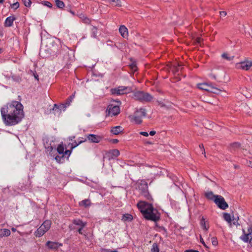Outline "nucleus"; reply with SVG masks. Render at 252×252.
Returning a JSON list of instances; mask_svg holds the SVG:
<instances>
[{
	"instance_id": "14",
	"label": "nucleus",
	"mask_w": 252,
	"mask_h": 252,
	"mask_svg": "<svg viewBox=\"0 0 252 252\" xmlns=\"http://www.w3.org/2000/svg\"><path fill=\"white\" fill-rule=\"evenodd\" d=\"M72 223L76 225L79 226L78 229H77V232L80 234H83L82 230L86 226L87 223L86 222H83L80 219H74L72 221Z\"/></svg>"
},
{
	"instance_id": "58",
	"label": "nucleus",
	"mask_w": 252,
	"mask_h": 252,
	"mask_svg": "<svg viewBox=\"0 0 252 252\" xmlns=\"http://www.w3.org/2000/svg\"><path fill=\"white\" fill-rule=\"evenodd\" d=\"M34 77L36 79L38 80V75L36 73L34 74Z\"/></svg>"
},
{
	"instance_id": "36",
	"label": "nucleus",
	"mask_w": 252,
	"mask_h": 252,
	"mask_svg": "<svg viewBox=\"0 0 252 252\" xmlns=\"http://www.w3.org/2000/svg\"><path fill=\"white\" fill-rule=\"evenodd\" d=\"M75 97V93L72 95H71L66 100V105L69 106L70 104V102Z\"/></svg>"
},
{
	"instance_id": "45",
	"label": "nucleus",
	"mask_w": 252,
	"mask_h": 252,
	"mask_svg": "<svg viewBox=\"0 0 252 252\" xmlns=\"http://www.w3.org/2000/svg\"><path fill=\"white\" fill-rule=\"evenodd\" d=\"M160 229L161 230L163 231V232H164L163 234H165L166 236H167V230H166V229L164 227H163V226H160Z\"/></svg>"
},
{
	"instance_id": "43",
	"label": "nucleus",
	"mask_w": 252,
	"mask_h": 252,
	"mask_svg": "<svg viewBox=\"0 0 252 252\" xmlns=\"http://www.w3.org/2000/svg\"><path fill=\"white\" fill-rule=\"evenodd\" d=\"M200 242L203 244V245L206 248H209L206 245L205 242L204 241L202 236L200 235Z\"/></svg>"
},
{
	"instance_id": "56",
	"label": "nucleus",
	"mask_w": 252,
	"mask_h": 252,
	"mask_svg": "<svg viewBox=\"0 0 252 252\" xmlns=\"http://www.w3.org/2000/svg\"><path fill=\"white\" fill-rule=\"evenodd\" d=\"M210 77L212 78H213L215 80H216L217 79V78H216V76L214 74H210Z\"/></svg>"
},
{
	"instance_id": "26",
	"label": "nucleus",
	"mask_w": 252,
	"mask_h": 252,
	"mask_svg": "<svg viewBox=\"0 0 252 252\" xmlns=\"http://www.w3.org/2000/svg\"><path fill=\"white\" fill-rule=\"evenodd\" d=\"M87 141L86 139H84L83 138H81V140L77 142L76 141H74L71 144V149L75 148L77 146H78L79 144L85 142Z\"/></svg>"
},
{
	"instance_id": "30",
	"label": "nucleus",
	"mask_w": 252,
	"mask_h": 252,
	"mask_svg": "<svg viewBox=\"0 0 252 252\" xmlns=\"http://www.w3.org/2000/svg\"><path fill=\"white\" fill-rule=\"evenodd\" d=\"M57 7L62 9L64 7V2L61 0H55Z\"/></svg>"
},
{
	"instance_id": "55",
	"label": "nucleus",
	"mask_w": 252,
	"mask_h": 252,
	"mask_svg": "<svg viewBox=\"0 0 252 252\" xmlns=\"http://www.w3.org/2000/svg\"><path fill=\"white\" fill-rule=\"evenodd\" d=\"M112 143L114 144L117 143L119 142L118 140L117 139H114L112 140Z\"/></svg>"
},
{
	"instance_id": "25",
	"label": "nucleus",
	"mask_w": 252,
	"mask_h": 252,
	"mask_svg": "<svg viewBox=\"0 0 252 252\" xmlns=\"http://www.w3.org/2000/svg\"><path fill=\"white\" fill-rule=\"evenodd\" d=\"M133 220V217L129 214H125L123 215L122 220L124 221H131Z\"/></svg>"
},
{
	"instance_id": "59",
	"label": "nucleus",
	"mask_w": 252,
	"mask_h": 252,
	"mask_svg": "<svg viewBox=\"0 0 252 252\" xmlns=\"http://www.w3.org/2000/svg\"><path fill=\"white\" fill-rule=\"evenodd\" d=\"M75 138V136H71L69 138V139L71 140H72L73 139H74Z\"/></svg>"
},
{
	"instance_id": "63",
	"label": "nucleus",
	"mask_w": 252,
	"mask_h": 252,
	"mask_svg": "<svg viewBox=\"0 0 252 252\" xmlns=\"http://www.w3.org/2000/svg\"><path fill=\"white\" fill-rule=\"evenodd\" d=\"M70 13H71L72 14H74V12L72 11H70Z\"/></svg>"
},
{
	"instance_id": "42",
	"label": "nucleus",
	"mask_w": 252,
	"mask_h": 252,
	"mask_svg": "<svg viewBox=\"0 0 252 252\" xmlns=\"http://www.w3.org/2000/svg\"><path fill=\"white\" fill-rule=\"evenodd\" d=\"M83 21L84 23L88 24H90L91 22V20L87 17H84L83 19Z\"/></svg>"
},
{
	"instance_id": "9",
	"label": "nucleus",
	"mask_w": 252,
	"mask_h": 252,
	"mask_svg": "<svg viewBox=\"0 0 252 252\" xmlns=\"http://www.w3.org/2000/svg\"><path fill=\"white\" fill-rule=\"evenodd\" d=\"M146 115V110L144 108H141L139 109H137L134 112L133 115L132 117V119L136 124H140L142 122V118L145 117Z\"/></svg>"
},
{
	"instance_id": "44",
	"label": "nucleus",
	"mask_w": 252,
	"mask_h": 252,
	"mask_svg": "<svg viewBox=\"0 0 252 252\" xmlns=\"http://www.w3.org/2000/svg\"><path fill=\"white\" fill-rule=\"evenodd\" d=\"M44 5H46L47 7H52V4L51 2H50L49 1H44Z\"/></svg>"
},
{
	"instance_id": "48",
	"label": "nucleus",
	"mask_w": 252,
	"mask_h": 252,
	"mask_svg": "<svg viewBox=\"0 0 252 252\" xmlns=\"http://www.w3.org/2000/svg\"><path fill=\"white\" fill-rule=\"evenodd\" d=\"M199 148H200V149L201 150L202 152V154H205V149L204 148V146L203 145V144H200L199 145Z\"/></svg>"
},
{
	"instance_id": "61",
	"label": "nucleus",
	"mask_w": 252,
	"mask_h": 252,
	"mask_svg": "<svg viewBox=\"0 0 252 252\" xmlns=\"http://www.w3.org/2000/svg\"><path fill=\"white\" fill-rule=\"evenodd\" d=\"M249 166H250V167H252V162H250V164H249Z\"/></svg>"
},
{
	"instance_id": "40",
	"label": "nucleus",
	"mask_w": 252,
	"mask_h": 252,
	"mask_svg": "<svg viewBox=\"0 0 252 252\" xmlns=\"http://www.w3.org/2000/svg\"><path fill=\"white\" fill-rule=\"evenodd\" d=\"M211 241L212 245L213 246H216L218 244V240L216 237H212L211 238Z\"/></svg>"
},
{
	"instance_id": "20",
	"label": "nucleus",
	"mask_w": 252,
	"mask_h": 252,
	"mask_svg": "<svg viewBox=\"0 0 252 252\" xmlns=\"http://www.w3.org/2000/svg\"><path fill=\"white\" fill-rule=\"evenodd\" d=\"M119 32L121 34V35L126 38L128 35V31L127 29L124 25H122L120 26L119 28Z\"/></svg>"
},
{
	"instance_id": "24",
	"label": "nucleus",
	"mask_w": 252,
	"mask_h": 252,
	"mask_svg": "<svg viewBox=\"0 0 252 252\" xmlns=\"http://www.w3.org/2000/svg\"><path fill=\"white\" fill-rule=\"evenodd\" d=\"M79 205L80 206L87 208L91 206V202L89 199H86L80 202Z\"/></svg>"
},
{
	"instance_id": "51",
	"label": "nucleus",
	"mask_w": 252,
	"mask_h": 252,
	"mask_svg": "<svg viewBox=\"0 0 252 252\" xmlns=\"http://www.w3.org/2000/svg\"><path fill=\"white\" fill-rule=\"evenodd\" d=\"M173 71L174 72H178L179 71L178 67L175 65H173Z\"/></svg>"
},
{
	"instance_id": "50",
	"label": "nucleus",
	"mask_w": 252,
	"mask_h": 252,
	"mask_svg": "<svg viewBox=\"0 0 252 252\" xmlns=\"http://www.w3.org/2000/svg\"><path fill=\"white\" fill-rule=\"evenodd\" d=\"M220 14L221 16H225L227 14V13L226 11H221L220 12Z\"/></svg>"
},
{
	"instance_id": "21",
	"label": "nucleus",
	"mask_w": 252,
	"mask_h": 252,
	"mask_svg": "<svg viewBox=\"0 0 252 252\" xmlns=\"http://www.w3.org/2000/svg\"><path fill=\"white\" fill-rule=\"evenodd\" d=\"M211 85V84H209L208 83H200L198 84L197 86L198 89L209 92V90H210Z\"/></svg>"
},
{
	"instance_id": "54",
	"label": "nucleus",
	"mask_w": 252,
	"mask_h": 252,
	"mask_svg": "<svg viewBox=\"0 0 252 252\" xmlns=\"http://www.w3.org/2000/svg\"><path fill=\"white\" fill-rule=\"evenodd\" d=\"M201 38L200 37H197L196 39V42L198 43H200L201 41Z\"/></svg>"
},
{
	"instance_id": "8",
	"label": "nucleus",
	"mask_w": 252,
	"mask_h": 252,
	"mask_svg": "<svg viewBox=\"0 0 252 252\" xmlns=\"http://www.w3.org/2000/svg\"><path fill=\"white\" fill-rule=\"evenodd\" d=\"M132 91V89L129 87L119 86L118 87L112 88L110 92L112 94L115 95H120L128 94Z\"/></svg>"
},
{
	"instance_id": "64",
	"label": "nucleus",
	"mask_w": 252,
	"mask_h": 252,
	"mask_svg": "<svg viewBox=\"0 0 252 252\" xmlns=\"http://www.w3.org/2000/svg\"><path fill=\"white\" fill-rule=\"evenodd\" d=\"M69 228L72 229H74V228H72V226H69Z\"/></svg>"
},
{
	"instance_id": "27",
	"label": "nucleus",
	"mask_w": 252,
	"mask_h": 252,
	"mask_svg": "<svg viewBox=\"0 0 252 252\" xmlns=\"http://www.w3.org/2000/svg\"><path fill=\"white\" fill-rule=\"evenodd\" d=\"M109 3L114 6L120 7L122 6L120 0H107Z\"/></svg>"
},
{
	"instance_id": "29",
	"label": "nucleus",
	"mask_w": 252,
	"mask_h": 252,
	"mask_svg": "<svg viewBox=\"0 0 252 252\" xmlns=\"http://www.w3.org/2000/svg\"><path fill=\"white\" fill-rule=\"evenodd\" d=\"M217 195H214L213 193V192L212 191H209V192H206L205 194V197L209 199V200H214V199L215 198H216V196H217Z\"/></svg>"
},
{
	"instance_id": "53",
	"label": "nucleus",
	"mask_w": 252,
	"mask_h": 252,
	"mask_svg": "<svg viewBox=\"0 0 252 252\" xmlns=\"http://www.w3.org/2000/svg\"><path fill=\"white\" fill-rule=\"evenodd\" d=\"M156 132L154 130L151 131L149 133V134L151 136H153L156 134Z\"/></svg>"
},
{
	"instance_id": "10",
	"label": "nucleus",
	"mask_w": 252,
	"mask_h": 252,
	"mask_svg": "<svg viewBox=\"0 0 252 252\" xmlns=\"http://www.w3.org/2000/svg\"><path fill=\"white\" fill-rule=\"evenodd\" d=\"M117 105H113L110 104L108 106L107 111H108V115L111 117L118 115L120 112L119 105L121 104L120 100H116Z\"/></svg>"
},
{
	"instance_id": "15",
	"label": "nucleus",
	"mask_w": 252,
	"mask_h": 252,
	"mask_svg": "<svg viewBox=\"0 0 252 252\" xmlns=\"http://www.w3.org/2000/svg\"><path fill=\"white\" fill-rule=\"evenodd\" d=\"M236 65L237 68L248 70L252 66V62L246 61L237 63Z\"/></svg>"
},
{
	"instance_id": "11",
	"label": "nucleus",
	"mask_w": 252,
	"mask_h": 252,
	"mask_svg": "<svg viewBox=\"0 0 252 252\" xmlns=\"http://www.w3.org/2000/svg\"><path fill=\"white\" fill-rule=\"evenodd\" d=\"M214 201L218 207L221 210H225L228 207V205L225 201L224 198L221 195H217Z\"/></svg>"
},
{
	"instance_id": "19",
	"label": "nucleus",
	"mask_w": 252,
	"mask_h": 252,
	"mask_svg": "<svg viewBox=\"0 0 252 252\" xmlns=\"http://www.w3.org/2000/svg\"><path fill=\"white\" fill-rule=\"evenodd\" d=\"M124 128L121 126H116L111 128V132L113 134L118 135L123 132Z\"/></svg>"
},
{
	"instance_id": "17",
	"label": "nucleus",
	"mask_w": 252,
	"mask_h": 252,
	"mask_svg": "<svg viewBox=\"0 0 252 252\" xmlns=\"http://www.w3.org/2000/svg\"><path fill=\"white\" fill-rule=\"evenodd\" d=\"M46 246L50 250H57L59 247L63 246L62 243L48 241L46 242Z\"/></svg>"
},
{
	"instance_id": "28",
	"label": "nucleus",
	"mask_w": 252,
	"mask_h": 252,
	"mask_svg": "<svg viewBox=\"0 0 252 252\" xmlns=\"http://www.w3.org/2000/svg\"><path fill=\"white\" fill-rule=\"evenodd\" d=\"M221 92V90L220 89L215 87L213 86L212 85H211L210 90H209V92H211L216 94H220Z\"/></svg>"
},
{
	"instance_id": "3",
	"label": "nucleus",
	"mask_w": 252,
	"mask_h": 252,
	"mask_svg": "<svg viewBox=\"0 0 252 252\" xmlns=\"http://www.w3.org/2000/svg\"><path fill=\"white\" fill-rule=\"evenodd\" d=\"M137 189L140 191V194L146 199L151 201L153 200L151 195L148 191V184L144 180L138 181L137 182Z\"/></svg>"
},
{
	"instance_id": "22",
	"label": "nucleus",
	"mask_w": 252,
	"mask_h": 252,
	"mask_svg": "<svg viewBox=\"0 0 252 252\" xmlns=\"http://www.w3.org/2000/svg\"><path fill=\"white\" fill-rule=\"evenodd\" d=\"M200 224L201 228L205 231H207L209 229L208 225H207V221H205V218L202 217L200 220Z\"/></svg>"
},
{
	"instance_id": "31",
	"label": "nucleus",
	"mask_w": 252,
	"mask_h": 252,
	"mask_svg": "<svg viewBox=\"0 0 252 252\" xmlns=\"http://www.w3.org/2000/svg\"><path fill=\"white\" fill-rule=\"evenodd\" d=\"M240 144L237 142L233 143L230 145V149L231 151H235V149L240 148Z\"/></svg>"
},
{
	"instance_id": "33",
	"label": "nucleus",
	"mask_w": 252,
	"mask_h": 252,
	"mask_svg": "<svg viewBox=\"0 0 252 252\" xmlns=\"http://www.w3.org/2000/svg\"><path fill=\"white\" fill-rule=\"evenodd\" d=\"M159 250L157 243H154L152 245L151 252H159Z\"/></svg>"
},
{
	"instance_id": "37",
	"label": "nucleus",
	"mask_w": 252,
	"mask_h": 252,
	"mask_svg": "<svg viewBox=\"0 0 252 252\" xmlns=\"http://www.w3.org/2000/svg\"><path fill=\"white\" fill-rule=\"evenodd\" d=\"M130 69L133 71L135 72L137 70V66L136 63L135 62L132 63L131 64L129 65Z\"/></svg>"
},
{
	"instance_id": "5",
	"label": "nucleus",
	"mask_w": 252,
	"mask_h": 252,
	"mask_svg": "<svg viewBox=\"0 0 252 252\" xmlns=\"http://www.w3.org/2000/svg\"><path fill=\"white\" fill-rule=\"evenodd\" d=\"M51 46L47 48H41L40 50V55L43 58H46L51 54H56L59 52V45L54 42L50 43Z\"/></svg>"
},
{
	"instance_id": "41",
	"label": "nucleus",
	"mask_w": 252,
	"mask_h": 252,
	"mask_svg": "<svg viewBox=\"0 0 252 252\" xmlns=\"http://www.w3.org/2000/svg\"><path fill=\"white\" fill-rule=\"evenodd\" d=\"M11 8L17 9L19 7V3L18 2H15L11 5Z\"/></svg>"
},
{
	"instance_id": "38",
	"label": "nucleus",
	"mask_w": 252,
	"mask_h": 252,
	"mask_svg": "<svg viewBox=\"0 0 252 252\" xmlns=\"http://www.w3.org/2000/svg\"><path fill=\"white\" fill-rule=\"evenodd\" d=\"M24 5L27 7H30L32 2L31 0H22Z\"/></svg>"
},
{
	"instance_id": "52",
	"label": "nucleus",
	"mask_w": 252,
	"mask_h": 252,
	"mask_svg": "<svg viewBox=\"0 0 252 252\" xmlns=\"http://www.w3.org/2000/svg\"><path fill=\"white\" fill-rule=\"evenodd\" d=\"M185 252H199L196 250H189L185 251Z\"/></svg>"
},
{
	"instance_id": "39",
	"label": "nucleus",
	"mask_w": 252,
	"mask_h": 252,
	"mask_svg": "<svg viewBox=\"0 0 252 252\" xmlns=\"http://www.w3.org/2000/svg\"><path fill=\"white\" fill-rule=\"evenodd\" d=\"M91 30L93 37H95L97 33V29L96 28V27L94 26L92 28Z\"/></svg>"
},
{
	"instance_id": "32",
	"label": "nucleus",
	"mask_w": 252,
	"mask_h": 252,
	"mask_svg": "<svg viewBox=\"0 0 252 252\" xmlns=\"http://www.w3.org/2000/svg\"><path fill=\"white\" fill-rule=\"evenodd\" d=\"M223 218L224 220H225L228 222H231V216L229 214L227 213H223Z\"/></svg>"
},
{
	"instance_id": "16",
	"label": "nucleus",
	"mask_w": 252,
	"mask_h": 252,
	"mask_svg": "<svg viewBox=\"0 0 252 252\" xmlns=\"http://www.w3.org/2000/svg\"><path fill=\"white\" fill-rule=\"evenodd\" d=\"M87 140H88L90 142L98 143L101 140V137L98 135H96L93 134H90L86 135Z\"/></svg>"
},
{
	"instance_id": "34",
	"label": "nucleus",
	"mask_w": 252,
	"mask_h": 252,
	"mask_svg": "<svg viewBox=\"0 0 252 252\" xmlns=\"http://www.w3.org/2000/svg\"><path fill=\"white\" fill-rule=\"evenodd\" d=\"M221 56L223 58L229 61L232 60L234 58V56H229V55L227 53L222 54Z\"/></svg>"
},
{
	"instance_id": "46",
	"label": "nucleus",
	"mask_w": 252,
	"mask_h": 252,
	"mask_svg": "<svg viewBox=\"0 0 252 252\" xmlns=\"http://www.w3.org/2000/svg\"><path fill=\"white\" fill-rule=\"evenodd\" d=\"M238 220H239V217H237V219H233V223L234 225H238V224H239L238 222Z\"/></svg>"
},
{
	"instance_id": "57",
	"label": "nucleus",
	"mask_w": 252,
	"mask_h": 252,
	"mask_svg": "<svg viewBox=\"0 0 252 252\" xmlns=\"http://www.w3.org/2000/svg\"><path fill=\"white\" fill-rule=\"evenodd\" d=\"M106 252H118L117 250L110 251L109 250H105Z\"/></svg>"
},
{
	"instance_id": "47",
	"label": "nucleus",
	"mask_w": 252,
	"mask_h": 252,
	"mask_svg": "<svg viewBox=\"0 0 252 252\" xmlns=\"http://www.w3.org/2000/svg\"><path fill=\"white\" fill-rule=\"evenodd\" d=\"M139 133L140 135H142L146 136V137H147L149 135V134L147 132L141 131V132H140Z\"/></svg>"
},
{
	"instance_id": "62",
	"label": "nucleus",
	"mask_w": 252,
	"mask_h": 252,
	"mask_svg": "<svg viewBox=\"0 0 252 252\" xmlns=\"http://www.w3.org/2000/svg\"><path fill=\"white\" fill-rule=\"evenodd\" d=\"M4 0H0V3H3V1H4Z\"/></svg>"
},
{
	"instance_id": "13",
	"label": "nucleus",
	"mask_w": 252,
	"mask_h": 252,
	"mask_svg": "<svg viewBox=\"0 0 252 252\" xmlns=\"http://www.w3.org/2000/svg\"><path fill=\"white\" fill-rule=\"evenodd\" d=\"M120 155V152L117 149L111 150L105 152V155L103 156V160L104 159L110 160L112 159L118 157Z\"/></svg>"
},
{
	"instance_id": "6",
	"label": "nucleus",
	"mask_w": 252,
	"mask_h": 252,
	"mask_svg": "<svg viewBox=\"0 0 252 252\" xmlns=\"http://www.w3.org/2000/svg\"><path fill=\"white\" fill-rule=\"evenodd\" d=\"M133 98L141 102H150L153 97L150 94L143 91H137L134 93Z\"/></svg>"
},
{
	"instance_id": "1",
	"label": "nucleus",
	"mask_w": 252,
	"mask_h": 252,
	"mask_svg": "<svg viewBox=\"0 0 252 252\" xmlns=\"http://www.w3.org/2000/svg\"><path fill=\"white\" fill-rule=\"evenodd\" d=\"M2 120L6 126H13L21 122L24 117L23 106L21 102L12 101L0 109Z\"/></svg>"
},
{
	"instance_id": "49",
	"label": "nucleus",
	"mask_w": 252,
	"mask_h": 252,
	"mask_svg": "<svg viewBox=\"0 0 252 252\" xmlns=\"http://www.w3.org/2000/svg\"><path fill=\"white\" fill-rule=\"evenodd\" d=\"M66 105H66V103H65V104H61V105H60L59 106H60V108L61 109V110L62 109H63V110H64L66 107Z\"/></svg>"
},
{
	"instance_id": "7",
	"label": "nucleus",
	"mask_w": 252,
	"mask_h": 252,
	"mask_svg": "<svg viewBox=\"0 0 252 252\" xmlns=\"http://www.w3.org/2000/svg\"><path fill=\"white\" fill-rule=\"evenodd\" d=\"M51 225V221L46 220L35 232V236L37 237L43 236L50 228Z\"/></svg>"
},
{
	"instance_id": "4",
	"label": "nucleus",
	"mask_w": 252,
	"mask_h": 252,
	"mask_svg": "<svg viewBox=\"0 0 252 252\" xmlns=\"http://www.w3.org/2000/svg\"><path fill=\"white\" fill-rule=\"evenodd\" d=\"M57 151L59 154L62 155V156H56L55 157V160L58 163H63L65 158L68 159L72 151L71 150H66L64 151V147L62 144L58 145Z\"/></svg>"
},
{
	"instance_id": "35",
	"label": "nucleus",
	"mask_w": 252,
	"mask_h": 252,
	"mask_svg": "<svg viewBox=\"0 0 252 252\" xmlns=\"http://www.w3.org/2000/svg\"><path fill=\"white\" fill-rule=\"evenodd\" d=\"M53 111H55L58 114H60L61 112V109L60 108V106L56 104H55L54 107L52 109Z\"/></svg>"
},
{
	"instance_id": "18",
	"label": "nucleus",
	"mask_w": 252,
	"mask_h": 252,
	"mask_svg": "<svg viewBox=\"0 0 252 252\" xmlns=\"http://www.w3.org/2000/svg\"><path fill=\"white\" fill-rule=\"evenodd\" d=\"M15 20L14 16H9L6 18L4 22V26L9 27L12 26L13 21Z\"/></svg>"
},
{
	"instance_id": "23",
	"label": "nucleus",
	"mask_w": 252,
	"mask_h": 252,
	"mask_svg": "<svg viewBox=\"0 0 252 252\" xmlns=\"http://www.w3.org/2000/svg\"><path fill=\"white\" fill-rule=\"evenodd\" d=\"M11 234L10 231L6 228H3L0 229V238L3 237H7Z\"/></svg>"
},
{
	"instance_id": "12",
	"label": "nucleus",
	"mask_w": 252,
	"mask_h": 252,
	"mask_svg": "<svg viewBox=\"0 0 252 252\" xmlns=\"http://www.w3.org/2000/svg\"><path fill=\"white\" fill-rule=\"evenodd\" d=\"M244 235L241 237V239L245 242H252V226L249 225L246 232L244 229H243Z\"/></svg>"
},
{
	"instance_id": "60",
	"label": "nucleus",
	"mask_w": 252,
	"mask_h": 252,
	"mask_svg": "<svg viewBox=\"0 0 252 252\" xmlns=\"http://www.w3.org/2000/svg\"><path fill=\"white\" fill-rule=\"evenodd\" d=\"M11 230L13 232H15L16 231V229L13 227L11 228Z\"/></svg>"
},
{
	"instance_id": "2",
	"label": "nucleus",
	"mask_w": 252,
	"mask_h": 252,
	"mask_svg": "<svg viewBox=\"0 0 252 252\" xmlns=\"http://www.w3.org/2000/svg\"><path fill=\"white\" fill-rule=\"evenodd\" d=\"M137 207L146 220L155 222L160 220V214L154 208L152 203L140 201L137 204Z\"/></svg>"
}]
</instances>
